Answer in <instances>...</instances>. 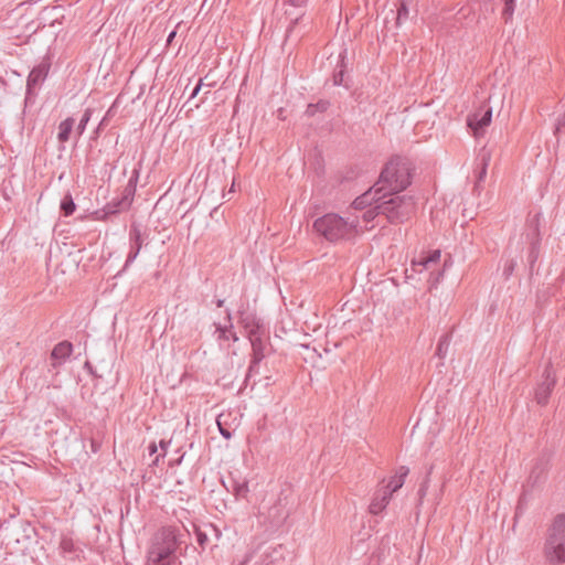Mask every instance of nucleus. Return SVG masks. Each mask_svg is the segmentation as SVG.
I'll list each match as a JSON object with an SVG mask.
<instances>
[{"instance_id":"45","label":"nucleus","mask_w":565,"mask_h":565,"mask_svg":"<svg viewBox=\"0 0 565 565\" xmlns=\"http://www.w3.org/2000/svg\"><path fill=\"white\" fill-rule=\"evenodd\" d=\"M250 559V556H246V558L244 559V562L241 564V565H246Z\"/></svg>"},{"instance_id":"13","label":"nucleus","mask_w":565,"mask_h":565,"mask_svg":"<svg viewBox=\"0 0 565 565\" xmlns=\"http://www.w3.org/2000/svg\"><path fill=\"white\" fill-rule=\"evenodd\" d=\"M284 3L289 4L290 7L295 8L296 10H301V8L306 3V0H284ZM286 14L290 18V23L286 30V40H287L291 36L296 25L302 19L303 12L302 11L291 12L289 10H286Z\"/></svg>"},{"instance_id":"31","label":"nucleus","mask_w":565,"mask_h":565,"mask_svg":"<svg viewBox=\"0 0 565 565\" xmlns=\"http://www.w3.org/2000/svg\"><path fill=\"white\" fill-rule=\"evenodd\" d=\"M233 491L236 498H246L249 491L247 482L235 483Z\"/></svg>"},{"instance_id":"42","label":"nucleus","mask_w":565,"mask_h":565,"mask_svg":"<svg viewBox=\"0 0 565 565\" xmlns=\"http://www.w3.org/2000/svg\"><path fill=\"white\" fill-rule=\"evenodd\" d=\"M156 451H157V446H156V444H151V445L149 446V452L152 455V454H154Z\"/></svg>"},{"instance_id":"33","label":"nucleus","mask_w":565,"mask_h":565,"mask_svg":"<svg viewBox=\"0 0 565 565\" xmlns=\"http://www.w3.org/2000/svg\"><path fill=\"white\" fill-rule=\"evenodd\" d=\"M281 550H282V546H281V545H277V546L273 547V548H271V551H270L269 553H266L265 558L262 561V564H260V565H269V564H270V562H268V561H267V558H268V557H270V556H273L274 554H279V555H280V554H281V553H280V552H281Z\"/></svg>"},{"instance_id":"4","label":"nucleus","mask_w":565,"mask_h":565,"mask_svg":"<svg viewBox=\"0 0 565 565\" xmlns=\"http://www.w3.org/2000/svg\"><path fill=\"white\" fill-rule=\"evenodd\" d=\"M415 201L409 195L388 194L377 203V209L382 211L391 223H403L408 220L415 211Z\"/></svg>"},{"instance_id":"43","label":"nucleus","mask_w":565,"mask_h":565,"mask_svg":"<svg viewBox=\"0 0 565 565\" xmlns=\"http://www.w3.org/2000/svg\"><path fill=\"white\" fill-rule=\"evenodd\" d=\"M160 446H161V448L163 449V451H166V450H167V446H168V444H167L166 441L161 440V441H160Z\"/></svg>"},{"instance_id":"36","label":"nucleus","mask_w":565,"mask_h":565,"mask_svg":"<svg viewBox=\"0 0 565 565\" xmlns=\"http://www.w3.org/2000/svg\"><path fill=\"white\" fill-rule=\"evenodd\" d=\"M343 83V71L340 70L339 72L334 73L333 75V84L334 85H341Z\"/></svg>"},{"instance_id":"10","label":"nucleus","mask_w":565,"mask_h":565,"mask_svg":"<svg viewBox=\"0 0 565 565\" xmlns=\"http://www.w3.org/2000/svg\"><path fill=\"white\" fill-rule=\"evenodd\" d=\"M129 242H130V250L127 255V259L125 263V268H127L139 255L141 247L145 242V235L141 232V228L132 224L129 230Z\"/></svg>"},{"instance_id":"7","label":"nucleus","mask_w":565,"mask_h":565,"mask_svg":"<svg viewBox=\"0 0 565 565\" xmlns=\"http://www.w3.org/2000/svg\"><path fill=\"white\" fill-rule=\"evenodd\" d=\"M492 118V108L483 103L478 110L467 118V125L472 130L475 137L483 134V129L488 127Z\"/></svg>"},{"instance_id":"3","label":"nucleus","mask_w":565,"mask_h":565,"mask_svg":"<svg viewBox=\"0 0 565 565\" xmlns=\"http://www.w3.org/2000/svg\"><path fill=\"white\" fill-rule=\"evenodd\" d=\"M411 163L403 158L391 159L383 168L377 186H385L384 192L396 194L405 190L412 180Z\"/></svg>"},{"instance_id":"26","label":"nucleus","mask_w":565,"mask_h":565,"mask_svg":"<svg viewBox=\"0 0 565 565\" xmlns=\"http://www.w3.org/2000/svg\"><path fill=\"white\" fill-rule=\"evenodd\" d=\"M449 345H450V337L448 334L443 335L438 341L436 354L440 359H444L447 354Z\"/></svg>"},{"instance_id":"18","label":"nucleus","mask_w":565,"mask_h":565,"mask_svg":"<svg viewBox=\"0 0 565 565\" xmlns=\"http://www.w3.org/2000/svg\"><path fill=\"white\" fill-rule=\"evenodd\" d=\"M228 326L215 324V334L218 340H230L232 339L234 342L238 340L236 333L233 331V324L231 322V312L226 313Z\"/></svg>"},{"instance_id":"8","label":"nucleus","mask_w":565,"mask_h":565,"mask_svg":"<svg viewBox=\"0 0 565 565\" xmlns=\"http://www.w3.org/2000/svg\"><path fill=\"white\" fill-rule=\"evenodd\" d=\"M555 383L556 377L553 371V366L547 364L543 372V381L535 390V399L540 405H545L547 403Z\"/></svg>"},{"instance_id":"16","label":"nucleus","mask_w":565,"mask_h":565,"mask_svg":"<svg viewBox=\"0 0 565 565\" xmlns=\"http://www.w3.org/2000/svg\"><path fill=\"white\" fill-rule=\"evenodd\" d=\"M263 337L264 332L257 335L253 333L252 338H248L253 350L252 359H254V364H259L265 358V342Z\"/></svg>"},{"instance_id":"29","label":"nucleus","mask_w":565,"mask_h":565,"mask_svg":"<svg viewBox=\"0 0 565 565\" xmlns=\"http://www.w3.org/2000/svg\"><path fill=\"white\" fill-rule=\"evenodd\" d=\"M502 2L504 3L502 17L508 22L513 15L515 0H502Z\"/></svg>"},{"instance_id":"30","label":"nucleus","mask_w":565,"mask_h":565,"mask_svg":"<svg viewBox=\"0 0 565 565\" xmlns=\"http://www.w3.org/2000/svg\"><path fill=\"white\" fill-rule=\"evenodd\" d=\"M376 203H380L379 200H376ZM380 214H383V213H382V211H380V209H377V204H375L374 206L366 210L363 213L362 217L365 223H369V222L373 221Z\"/></svg>"},{"instance_id":"35","label":"nucleus","mask_w":565,"mask_h":565,"mask_svg":"<svg viewBox=\"0 0 565 565\" xmlns=\"http://www.w3.org/2000/svg\"><path fill=\"white\" fill-rule=\"evenodd\" d=\"M138 179H139V168H135L132 170V173H131V177L129 178L128 183L137 186Z\"/></svg>"},{"instance_id":"44","label":"nucleus","mask_w":565,"mask_h":565,"mask_svg":"<svg viewBox=\"0 0 565 565\" xmlns=\"http://www.w3.org/2000/svg\"><path fill=\"white\" fill-rule=\"evenodd\" d=\"M223 305H224V300H223V299H218V300L216 301V306H217L218 308L223 307Z\"/></svg>"},{"instance_id":"25","label":"nucleus","mask_w":565,"mask_h":565,"mask_svg":"<svg viewBox=\"0 0 565 565\" xmlns=\"http://www.w3.org/2000/svg\"><path fill=\"white\" fill-rule=\"evenodd\" d=\"M440 258V252L434 250L429 256L423 258L422 260L417 263H413V266H420L423 268H428L430 264H436Z\"/></svg>"},{"instance_id":"37","label":"nucleus","mask_w":565,"mask_h":565,"mask_svg":"<svg viewBox=\"0 0 565 565\" xmlns=\"http://www.w3.org/2000/svg\"><path fill=\"white\" fill-rule=\"evenodd\" d=\"M203 86H204V83H203V79L201 78V79L199 81V83L196 84V86L194 87V89L192 90V93H191V95H190L189 99L194 98V97L199 94V92L201 90V88H202Z\"/></svg>"},{"instance_id":"38","label":"nucleus","mask_w":565,"mask_h":565,"mask_svg":"<svg viewBox=\"0 0 565 565\" xmlns=\"http://www.w3.org/2000/svg\"><path fill=\"white\" fill-rule=\"evenodd\" d=\"M259 364H254V359L250 360V364L248 366V373L247 376H250L252 374L258 373Z\"/></svg>"},{"instance_id":"41","label":"nucleus","mask_w":565,"mask_h":565,"mask_svg":"<svg viewBox=\"0 0 565 565\" xmlns=\"http://www.w3.org/2000/svg\"><path fill=\"white\" fill-rule=\"evenodd\" d=\"M175 34H177V32H175V31H172V32L168 35L167 42H168V43H171V42H172V40L174 39Z\"/></svg>"},{"instance_id":"14","label":"nucleus","mask_w":565,"mask_h":565,"mask_svg":"<svg viewBox=\"0 0 565 565\" xmlns=\"http://www.w3.org/2000/svg\"><path fill=\"white\" fill-rule=\"evenodd\" d=\"M408 472H409V470H408L407 467L401 466L396 470L395 476H393L390 479L387 484H384L385 480H382V482L379 486H381L384 489H387L393 494V493H395L396 491H398L403 487Z\"/></svg>"},{"instance_id":"27","label":"nucleus","mask_w":565,"mask_h":565,"mask_svg":"<svg viewBox=\"0 0 565 565\" xmlns=\"http://www.w3.org/2000/svg\"><path fill=\"white\" fill-rule=\"evenodd\" d=\"M329 107V102L320 100L317 104H309L306 109L308 116H313L317 111H326Z\"/></svg>"},{"instance_id":"1","label":"nucleus","mask_w":565,"mask_h":565,"mask_svg":"<svg viewBox=\"0 0 565 565\" xmlns=\"http://www.w3.org/2000/svg\"><path fill=\"white\" fill-rule=\"evenodd\" d=\"M183 534L175 526H163L158 530L150 540L146 565H175L178 561L177 551L182 541Z\"/></svg>"},{"instance_id":"11","label":"nucleus","mask_w":565,"mask_h":565,"mask_svg":"<svg viewBox=\"0 0 565 565\" xmlns=\"http://www.w3.org/2000/svg\"><path fill=\"white\" fill-rule=\"evenodd\" d=\"M392 495L393 494L387 489L379 486L373 493L371 503L369 505V512L374 515L380 514L390 503Z\"/></svg>"},{"instance_id":"12","label":"nucleus","mask_w":565,"mask_h":565,"mask_svg":"<svg viewBox=\"0 0 565 565\" xmlns=\"http://www.w3.org/2000/svg\"><path fill=\"white\" fill-rule=\"evenodd\" d=\"M136 193V186L134 184L127 183L124 189L122 195L118 200H113L108 205V213H116L118 211L127 210L130 207L134 196Z\"/></svg>"},{"instance_id":"17","label":"nucleus","mask_w":565,"mask_h":565,"mask_svg":"<svg viewBox=\"0 0 565 565\" xmlns=\"http://www.w3.org/2000/svg\"><path fill=\"white\" fill-rule=\"evenodd\" d=\"M241 323L243 324L244 329L246 330L248 338H252L253 333L255 335H257V334L264 332L263 327L260 326L259 321L253 315L241 313Z\"/></svg>"},{"instance_id":"32","label":"nucleus","mask_w":565,"mask_h":565,"mask_svg":"<svg viewBox=\"0 0 565 565\" xmlns=\"http://www.w3.org/2000/svg\"><path fill=\"white\" fill-rule=\"evenodd\" d=\"M408 18V9L404 2L401 3V6L397 9V17L396 22L399 24L403 20H406Z\"/></svg>"},{"instance_id":"46","label":"nucleus","mask_w":565,"mask_h":565,"mask_svg":"<svg viewBox=\"0 0 565 565\" xmlns=\"http://www.w3.org/2000/svg\"><path fill=\"white\" fill-rule=\"evenodd\" d=\"M227 418L228 417H225V427H227V425H228Z\"/></svg>"},{"instance_id":"28","label":"nucleus","mask_w":565,"mask_h":565,"mask_svg":"<svg viewBox=\"0 0 565 565\" xmlns=\"http://www.w3.org/2000/svg\"><path fill=\"white\" fill-rule=\"evenodd\" d=\"M92 113L93 111L90 108L85 109V111L77 125V128H76V131L79 136L83 135V132L85 131L86 126H87L88 121L90 120Z\"/></svg>"},{"instance_id":"5","label":"nucleus","mask_w":565,"mask_h":565,"mask_svg":"<svg viewBox=\"0 0 565 565\" xmlns=\"http://www.w3.org/2000/svg\"><path fill=\"white\" fill-rule=\"evenodd\" d=\"M545 556L551 563H565V514L558 515L551 527Z\"/></svg>"},{"instance_id":"9","label":"nucleus","mask_w":565,"mask_h":565,"mask_svg":"<svg viewBox=\"0 0 565 565\" xmlns=\"http://www.w3.org/2000/svg\"><path fill=\"white\" fill-rule=\"evenodd\" d=\"M384 189L385 186H377V184H374L371 189H369L353 201V207L355 210H364L367 206H374L376 204V200L382 202V200L386 198V192H384Z\"/></svg>"},{"instance_id":"21","label":"nucleus","mask_w":565,"mask_h":565,"mask_svg":"<svg viewBox=\"0 0 565 565\" xmlns=\"http://www.w3.org/2000/svg\"><path fill=\"white\" fill-rule=\"evenodd\" d=\"M45 78V73L41 68H33L28 77V89L30 90L32 87H35L38 84L43 82Z\"/></svg>"},{"instance_id":"20","label":"nucleus","mask_w":565,"mask_h":565,"mask_svg":"<svg viewBox=\"0 0 565 565\" xmlns=\"http://www.w3.org/2000/svg\"><path fill=\"white\" fill-rule=\"evenodd\" d=\"M490 159H491V154L489 151L487 150H482V152L480 153L479 156V170L477 172V180L478 182H481L486 179V175H487V169H488V166H489V162H490Z\"/></svg>"},{"instance_id":"23","label":"nucleus","mask_w":565,"mask_h":565,"mask_svg":"<svg viewBox=\"0 0 565 565\" xmlns=\"http://www.w3.org/2000/svg\"><path fill=\"white\" fill-rule=\"evenodd\" d=\"M231 414H220L216 419V424L220 430V434L225 438L230 439L232 437V429L230 427H225V417H230Z\"/></svg>"},{"instance_id":"39","label":"nucleus","mask_w":565,"mask_h":565,"mask_svg":"<svg viewBox=\"0 0 565 565\" xmlns=\"http://www.w3.org/2000/svg\"><path fill=\"white\" fill-rule=\"evenodd\" d=\"M563 127H565V114L557 119L555 128L556 132L559 131Z\"/></svg>"},{"instance_id":"22","label":"nucleus","mask_w":565,"mask_h":565,"mask_svg":"<svg viewBox=\"0 0 565 565\" xmlns=\"http://www.w3.org/2000/svg\"><path fill=\"white\" fill-rule=\"evenodd\" d=\"M60 550L64 554H73L78 551L72 537L63 535L60 541Z\"/></svg>"},{"instance_id":"15","label":"nucleus","mask_w":565,"mask_h":565,"mask_svg":"<svg viewBox=\"0 0 565 565\" xmlns=\"http://www.w3.org/2000/svg\"><path fill=\"white\" fill-rule=\"evenodd\" d=\"M73 351V345L68 341H62L57 343L52 352H51V359L53 360L52 365L56 367L61 363H63Z\"/></svg>"},{"instance_id":"2","label":"nucleus","mask_w":565,"mask_h":565,"mask_svg":"<svg viewBox=\"0 0 565 565\" xmlns=\"http://www.w3.org/2000/svg\"><path fill=\"white\" fill-rule=\"evenodd\" d=\"M313 231L330 243L353 239L359 234L358 217L344 218L337 213H327L313 222Z\"/></svg>"},{"instance_id":"34","label":"nucleus","mask_w":565,"mask_h":565,"mask_svg":"<svg viewBox=\"0 0 565 565\" xmlns=\"http://www.w3.org/2000/svg\"><path fill=\"white\" fill-rule=\"evenodd\" d=\"M195 533H196V541H198V544H199L201 547H204V546H205V544H206V543H207V541H209L207 535H206L204 532L200 531V530H196V531H195Z\"/></svg>"},{"instance_id":"40","label":"nucleus","mask_w":565,"mask_h":565,"mask_svg":"<svg viewBox=\"0 0 565 565\" xmlns=\"http://www.w3.org/2000/svg\"><path fill=\"white\" fill-rule=\"evenodd\" d=\"M515 263L511 260L504 268V274L509 276L514 269Z\"/></svg>"},{"instance_id":"24","label":"nucleus","mask_w":565,"mask_h":565,"mask_svg":"<svg viewBox=\"0 0 565 565\" xmlns=\"http://www.w3.org/2000/svg\"><path fill=\"white\" fill-rule=\"evenodd\" d=\"M75 203L71 194H66L61 202V211L65 216H70L75 211Z\"/></svg>"},{"instance_id":"6","label":"nucleus","mask_w":565,"mask_h":565,"mask_svg":"<svg viewBox=\"0 0 565 565\" xmlns=\"http://www.w3.org/2000/svg\"><path fill=\"white\" fill-rule=\"evenodd\" d=\"M258 523L265 530L278 529L289 516V511L281 498L275 500L269 507H259L257 514Z\"/></svg>"},{"instance_id":"19","label":"nucleus","mask_w":565,"mask_h":565,"mask_svg":"<svg viewBox=\"0 0 565 565\" xmlns=\"http://www.w3.org/2000/svg\"><path fill=\"white\" fill-rule=\"evenodd\" d=\"M74 124V119L72 117H68L58 125L57 139L60 142L64 143L68 141Z\"/></svg>"}]
</instances>
